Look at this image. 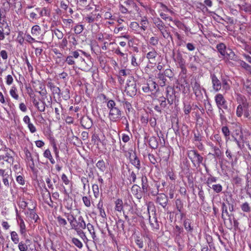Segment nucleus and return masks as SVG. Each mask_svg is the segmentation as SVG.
<instances>
[{
  "instance_id": "5701e85b",
  "label": "nucleus",
  "mask_w": 251,
  "mask_h": 251,
  "mask_svg": "<svg viewBox=\"0 0 251 251\" xmlns=\"http://www.w3.org/2000/svg\"><path fill=\"white\" fill-rule=\"evenodd\" d=\"M222 218L225 220L226 218H225L224 214L225 213L226 215L229 217V220L231 221V216L232 215L231 214H229L228 212V207L227 206L225 202L222 203Z\"/></svg>"
},
{
  "instance_id": "c9c22d12",
  "label": "nucleus",
  "mask_w": 251,
  "mask_h": 251,
  "mask_svg": "<svg viewBox=\"0 0 251 251\" xmlns=\"http://www.w3.org/2000/svg\"><path fill=\"white\" fill-rule=\"evenodd\" d=\"M115 209L119 212H121L123 210V202L121 199H118L115 201Z\"/></svg>"
},
{
  "instance_id": "774afa93",
  "label": "nucleus",
  "mask_w": 251,
  "mask_h": 251,
  "mask_svg": "<svg viewBox=\"0 0 251 251\" xmlns=\"http://www.w3.org/2000/svg\"><path fill=\"white\" fill-rule=\"evenodd\" d=\"M192 106L190 104L184 103L183 111L186 115H188L191 111Z\"/></svg>"
},
{
  "instance_id": "dca6fc26",
  "label": "nucleus",
  "mask_w": 251,
  "mask_h": 251,
  "mask_svg": "<svg viewBox=\"0 0 251 251\" xmlns=\"http://www.w3.org/2000/svg\"><path fill=\"white\" fill-rule=\"evenodd\" d=\"M24 122L27 125L30 131L33 133L36 131L35 126L31 123L30 119L28 116H25L23 118Z\"/></svg>"
},
{
  "instance_id": "680f3d73",
  "label": "nucleus",
  "mask_w": 251,
  "mask_h": 251,
  "mask_svg": "<svg viewBox=\"0 0 251 251\" xmlns=\"http://www.w3.org/2000/svg\"><path fill=\"white\" fill-rule=\"evenodd\" d=\"M61 95L65 100H68L70 98V90L68 88H66L62 93H61Z\"/></svg>"
},
{
  "instance_id": "f257e3e1",
  "label": "nucleus",
  "mask_w": 251,
  "mask_h": 251,
  "mask_svg": "<svg viewBox=\"0 0 251 251\" xmlns=\"http://www.w3.org/2000/svg\"><path fill=\"white\" fill-rule=\"evenodd\" d=\"M210 78L212 85V88L215 92L220 90L227 92L230 88L229 84L230 80L227 76L221 75L220 78L214 73L210 74Z\"/></svg>"
},
{
  "instance_id": "2f4dec72",
  "label": "nucleus",
  "mask_w": 251,
  "mask_h": 251,
  "mask_svg": "<svg viewBox=\"0 0 251 251\" xmlns=\"http://www.w3.org/2000/svg\"><path fill=\"white\" fill-rule=\"evenodd\" d=\"M153 23L159 31L166 27L164 23L158 18L153 19Z\"/></svg>"
},
{
  "instance_id": "a18cd8bd",
  "label": "nucleus",
  "mask_w": 251,
  "mask_h": 251,
  "mask_svg": "<svg viewBox=\"0 0 251 251\" xmlns=\"http://www.w3.org/2000/svg\"><path fill=\"white\" fill-rule=\"evenodd\" d=\"M175 205L178 212H181V210H183V203L180 199H177L176 200Z\"/></svg>"
},
{
  "instance_id": "13d9d810",
  "label": "nucleus",
  "mask_w": 251,
  "mask_h": 251,
  "mask_svg": "<svg viewBox=\"0 0 251 251\" xmlns=\"http://www.w3.org/2000/svg\"><path fill=\"white\" fill-rule=\"evenodd\" d=\"M116 225L119 229H121L123 231H125V222L123 220L119 219L116 222Z\"/></svg>"
},
{
  "instance_id": "0e129e2a",
  "label": "nucleus",
  "mask_w": 251,
  "mask_h": 251,
  "mask_svg": "<svg viewBox=\"0 0 251 251\" xmlns=\"http://www.w3.org/2000/svg\"><path fill=\"white\" fill-rule=\"evenodd\" d=\"M75 230L77 234L78 235H79L83 240H86L87 241L88 240L87 237L85 235V233L83 232L82 229H77V228H75Z\"/></svg>"
},
{
  "instance_id": "393cba45",
  "label": "nucleus",
  "mask_w": 251,
  "mask_h": 251,
  "mask_svg": "<svg viewBox=\"0 0 251 251\" xmlns=\"http://www.w3.org/2000/svg\"><path fill=\"white\" fill-rule=\"evenodd\" d=\"M205 107L208 115L210 118L213 117L215 116V114L214 113L213 108L211 103L209 101H208L207 104H205Z\"/></svg>"
},
{
  "instance_id": "0eeeda50",
  "label": "nucleus",
  "mask_w": 251,
  "mask_h": 251,
  "mask_svg": "<svg viewBox=\"0 0 251 251\" xmlns=\"http://www.w3.org/2000/svg\"><path fill=\"white\" fill-rule=\"evenodd\" d=\"M249 107V103L244 97L242 98L241 103L239 104L236 109V114L238 117H241Z\"/></svg>"
},
{
  "instance_id": "2eb2a0df",
  "label": "nucleus",
  "mask_w": 251,
  "mask_h": 251,
  "mask_svg": "<svg viewBox=\"0 0 251 251\" xmlns=\"http://www.w3.org/2000/svg\"><path fill=\"white\" fill-rule=\"evenodd\" d=\"M80 123L81 126L86 129L90 128L93 125L92 120L89 117L82 118Z\"/></svg>"
},
{
  "instance_id": "72a5a7b5",
  "label": "nucleus",
  "mask_w": 251,
  "mask_h": 251,
  "mask_svg": "<svg viewBox=\"0 0 251 251\" xmlns=\"http://www.w3.org/2000/svg\"><path fill=\"white\" fill-rule=\"evenodd\" d=\"M216 48L222 56H225L226 46L224 43L218 44L216 46Z\"/></svg>"
},
{
  "instance_id": "a211bd4d",
  "label": "nucleus",
  "mask_w": 251,
  "mask_h": 251,
  "mask_svg": "<svg viewBox=\"0 0 251 251\" xmlns=\"http://www.w3.org/2000/svg\"><path fill=\"white\" fill-rule=\"evenodd\" d=\"M141 185L143 193H147L149 191V185L148 180L146 176H142L141 177Z\"/></svg>"
},
{
  "instance_id": "c85d7f7f",
  "label": "nucleus",
  "mask_w": 251,
  "mask_h": 251,
  "mask_svg": "<svg viewBox=\"0 0 251 251\" xmlns=\"http://www.w3.org/2000/svg\"><path fill=\"white\" fill-rule=\"evenodd\" d=\"M183 226L185 230L188 232L191 233L193 230V227L191 226L190 220L187 219L183 221Z\"/></svg>"
},
{
  "instance_id": "9b49d317",
  "label": "nucleus",
  "mask_w": 251,
  "mask_h": 251,
  "mask_svg": "<svg viewBox=\"0 0 251 251\" xmlns=\"http://www.w3.org/2000/svg\"><path fill=\"white\" fill-rule=\"evenodd\" d=\"M191 85L193 90V92L196 97L201 98L202 97V94L201 91V88L200 84L196 80L191 82Z\"/></svg>"
},
{
  "instance_id": "6e6552de",
  "label": "nucleus",
  "mask_w": 251,
  "mask_h": 251,
  "mask_svg": "<svg viewBox=\"0 0 251 251\" xmlns=\"http://www.w3.org/2000/svg\"><path fill=\"white\" fill-rule=\"evenodd\" d=\"M30 202L32 203L31 206L28 207V211L26 212V214L29 217L31 220L34 221L35 222H37L39 216L34 211L36 204L33 201H30Z\"/></svg>"
},
{
  "instance_id": "b1692460",
  "label": "nucleus",
  "mask_w": 251,
  "mask_h": 251,
  "mask_svg": "<svg viewBox=\"0 0 251 251\" xmlns=\"http://www.w3.org/2000/svg\"><path fill=\"white\" fill-rule=\"evenodd\" d=\"M149 146L153 149H157L158 146L157 138L155 136L151 137L149 140Z\"/></svg>"
},
{
  "instance_id": "a19ab883",
  "label": "nucleus",
  "mask_w": 251,
  "mask_h": 251,
  "mask_svg": "<svg viewBox=\"0 0 251 251\" xmlns=\"http://www.w3.org/2000/svg\"><path fill=\"white\" fill-rule=\"evenodd\" d=\"M97 168L101 172H104L106 170V166L103 160H99L96 164Z\"/></svg>"
},
{
  "instance_id": "3c124183",
  "label": "nucleus",
  "mask_w": 251,
  "mask_h": 251,
  "mask_svg": "<svg viewBox=\"0 0 251 251\" xmlns=\"http://www.w3.org/2000/svg\"><path fill=\"white\" fill-rule=\"evenodd\" d=\"M10 234L12 241L14 244H18L19 242V238L17 233L15 231H12Z\"/></svg>"
},
{
  "instance_id": "ea45409f",
  "label": "nucleus",
  "mask_w": 251,
  "mask_h": 251,
  "mask_svg": "<svg viewBox=\"0 0 251 251\" xmlns=\"http://www.w3.org/2000/svg\"><path fill=\"white\" fill-rule=\"evenodd\" d=\"M17 88L13 86L11 88L9 92L10 95L13 98H14L16 100H18L19 99V95L17 94Z\"/></svg>"
},
{
  "instance_id": "aec40b11",
  "label": "nucleus",
  "mask_w": 251,
  "mask_h": 251,
  "mask_svg": "<svg viewBox=\"0 0 251 251\" xmlns=\"http://www.w3.org/2000/svg\"><path fill=\"white\" fill-rule=\"evenodd\" d=\"M77 223L76 225L75 224V226H76L75 228L84 229L86 227V224L83 219L82 216H80L77 221H76Z\"/></svg>"
},
{
  "instance_id": "49530a36",
  "label": "nucleus",
  "mask_w": 251,
  "mask_h": 251,
  "mask_svg": "<svg viewBox=\"0 0 251 251\" xmlns=\"http://www.w3.org/2000/svg\"><path fill=\"white\" fill-rule=\"evenodd\" d=\"M157 78L159 80V84L161 86H164L165 85L166 79L165 76L161 73H159L157 75Z\"/></svg>"
},
{
  "instance_id": "473e14b6",
  "label": "nucleus",
  "mask_w": 251,
  "mask_h": 251,
  "mask_svg": "<svg viewBox=\"0 0 251 251\" xmlns=\"http://www.w3.org/2000/svg\"><path fill=\"white\" fill-rule=\"evenodd\" d=\"M65 216L67 217L68 221L69 222L72 226V228L75 229L76 226H75V224H74V222L76 221L75 218L73 215L70 214L69 213H65Z\"/></svg>"
},
{
  "instance_id": "de8ad7c7",
  "label": "nucleus",
  "mask_w": 251,
  "mask_h": 251,
  "mask_svg": "<svg viewBox=\"0 0 251 251\" xmlns=\"http://www.w3.org/2000/svg\"><path fill=\"white\" fill-rule=\"evenodd\" d=\"M244 87L247 93L251 96V80H247L244 83Z\"/></svg>"
},
{
  "instance_id": "37998d69",
  "label": "nucleus",
  "mask_w": 251,
  "mask_h": 251,
  "mask_svg": "<svg viewBox=\"0 0 251 251\" xmlns=\"http://www.w3.org/2000/svg\"><path fill=\"white\" fill-rule=\"evenodd\" d=\"M241 208L244 212L249 213L251 211V207L248 202H245L241 205Z\"/></svg>"
},
{
  "instance_id": "c03bdc74",
  "label": "nucleus",
  "mask_w": 251,
  "mask_h": 251,
  "mask_svg": "<svg viewBox=\"0 0 251 251\" xmlns=\"http://www.w3.org/2000/svg\"><path fill=\"white\" fill-rule=\"evenodd\" d=\"M209 187L212 189L213 190L217 193H220L223 190V187L220 184H212Z\"/></svg>"
},
{
  "instance_id": "9d476101",
  "label": "nucleus",
  "mask_w": 251,
  "mask_h": 251,
  "mask_svg": "<svg viewBox=\"0 0 251 251\" xmlns=\"http://www.w3.org/2000/svg\"><path fill=\"white\" fill-rule=\"evenodd\" d=\"M156 202L160 204L163 208H165L168 204V198L164 193H160L157 196Z\"/></svg>"
},
{
  "instance_id": "7c9ffc66",
  "label": "nucleus",
  "mask_w": 251,
  "mask_h": 251,
  "mask_svg": "<svg viewBox=\"0 0 251 251\" xmlns=\"http://www.w3.org/2000/svg\"><path fill=\"white\" fill-rule=\"evenodd\" d=\"M157 53L154 49H152V50L149 52L147 54V58L151 62V61H154L155 58L156 57Z\"/></svg>"
},
{
  "instance_id": "6ab92c4d",
  "label": "nucleus",
  "mask_w": 251,
  "mask_h": 251,
  "mask_svg": "<svg viewBox=\"0 0 251 251\" xmlns=\"http://www.w3.org/2000/svg\"><path fill=\"white\" fill-rule=\"evenodd\" d=\"M33 103L34 105L37 108L38 110L40 112H44L46 108V104L44 101H41L40 103L36 99H34L33 100Z\"/></svg>"
},
{
  "instance_id": "e2e57ef3",
  "label": "nucleus",
  "mask_w": 251,
  "mask_h": 251,
  "mask_svg": "<svg viewBox=\"0 0 251 251\" xmlns=\"http://www.w3.org/2000/svg\"><path fill=\"white\" fill-rule=\"evenodd\" d=\"M65 61L69 65H75V59L71 55L66 57Z\"/></svg>"
},
{
  "instance_id": "5fc2aeb1",
  "label": "nucleus",
  "mask_w": 251,
  "mask_h": 251,
  "mask_svg": "<svg viewBox=\"0 0 251 251\" xmlns=\"http://www.w3.org/2000/svg\"><path fill=\"white\" fill-rule=\"evenodd\" d=\"M70 55L75 59H79V60L80 61H81L82 62L85 63V60L82 57H79V53L77 51L75 50V51L72 52L71 53Z\"/></svg>"
},
{
  "instance_id": "8fccbe9b",
  "label": "nucleus",
  "mask_w": 251,
  "mask_h": 251,
  "mask_svg": "<svg viewBox=\"0 0 251 251\" xmlns=\"http://www.w3.org/2000/svg\"><path fill=\"white\" fill-rule=\"evenodd\" d=\"M217 177L213 176L210 175V176L207 178V179L206 180V184H207V185L208 187H210V186H211L212 185V184L213 183L216 182L217 181Z\"/></svg>"
},
{
  "instance_id": "79ce46f5",
  "label": "nucleus",
  "mask_w": 251,
  "mask_h": 251,
  "mask_svg": "<svg viewBox=\"0 0 251 251\" xmlns=\"http://www.w3.org/2000/svg\"><path fill=\"white\" fill-rule=\"evenodd\" d=\"M41 29L38 25H34L31 29V33L33 35L38 36L41 33Z\"/></svg>"
},
{
  "instance_id": "bf43d9fd",
  "label": "nucleus",
  "mask_w": 251,
  "mask_h": 251,
  "mask_svg": "<svg viewBox=\"0 0 251 251\" xmlns=\"http://www.w3.org/2000/svg\"><path fill=\"white\" fill-rule=\"evenodd\" d=\"M72 242L79 249H81L83 247L82 242L76 238H72Z\"/></svg>"
},
{
  "instance_id": "e433bc0d",
  "label": "nucleus",
  "mask_w": 251,
  "mask_h": 251,
  "mask_svg": "<svg viewBox=\"0 0 251 251\" xmlns=\"http://www.w3.org/2000/svg\"><path fill=\"white\" fill-rule=\"evenodd\" d=\"M11 30H7L3 28L0 27V41L4 39L5 35H9L10 34Z\"/></svg>"
},
{
  "instance_id": "ddd939ff",
  "label": "nucleus",
  "mask_w": 251,
  "mask_h": 251,
  "mask_svg": "<svg viewBox=\"0 0 251 251\" xmlns=\"http://www.w3.org/2000/svg\"><path fill=\"white\" fill-rule=\"evenodd\" d=\"M165 98L168 103L170 105L173 104L174 100L176 98L175 91L171 88H170V90L167 89L166 90V95Z\"/></svg>"
},
{
  "instance_id": "bb28decb",
  "label": "nucleus",
  "mask_w": 251,
  "mask_h": 251,
  "mask_svg": "<svg viewBox=\"0 0 251 251\" xmlns=\"http://www.w3.org/2000/svg\"><path fill=\"white\" fill-rule=\"evenodd\" d=\"M14 152L11 150H9V151H7L4 155L6 159H5V161L10 164H13L14 162Z\"/></svg>"
},
{
  "instance_id": "69168bd1",
  "label": "nucleus",
  "mask_w": 251,
  "mask_h": 251,
  "mask_svg": "<svg viewBox=\"0 0 251 251\" xmlns=\"http://www.w3.org/2000/svg\"><path fill=\"white\" fill-rule=\"evenodd\" d=\"M84 29L83 25H77L75 26L74 31L75 34H80Z\"/></svg>"
},
{
  "instance_id": "4d7b16f0",
  "label": "nucleus",
  "mask_w": 251,
  "mask_h": 251,
  "mask_svg": "<svg viewBox=\"0 0 251 251\" xmlns=\"http://www.w3.org/2000/svg\"><path fill=\"white\" fill-rule=\"evenodd\" d=\"M222 131L226 137V139H229L230 131L226 126H224L222 128Z\"/></svg>"
},
{
  "instance_id": "a878e982",
  "label": "nucleus",
  "mask_w": 251,
  "mask_h": 251,
  "mask_svg": "<svg viewBox=\"0 0 251 251\" xmlns=\"http://www.w3.org/2000/svg\"><path fill=\"white\" fill-rule=\"evenodd\" d=\"M232 137L234 139L239 138V139H243L244 138L243 133L240 127L235 129L232 134Z\"/></svg>"
},
{
  "instance_id": "338daca9",
  "label": "nucleus",
  "mask_w": 251,
  "mask_h": 251,
  "mask_svg": "<svg viewBox=\"0 0 251 251\" xmlns=\"http://www.w3.org/2000/svg\"><path fill=\"white\" fill-rule=\"evenodd\" d=\"M24 152L26 156V160L27 161H32V160H33L31 153L29 151L27 148H25L24 149Z\"/></svg>"
},
{
  "instance_id": "f704fd0d",
  "label": "nucleus",
  "mask_w": 251,
  "mask_h": 251,
  "mask_svg": "<svg viewBox=\"0 0 251 251\" xmlns=\"http://www.w3.org/2000/svg\"><path fill=\"white\" fill-rule=\"evenodd\" d=\"M240 9L244 11L245 12L251 14V4L245 3L244 4L239 5Z\"/></svg>"
},
{
  "instance_id": "6e6d98bb",
  "label": "nucleus",
  "mask_w": 251,
  "mask_h": 251,
  "mask_svg": "<svg viewBox=\"0 0 251 251\" xmlns=\"http://www.w3.org/2000/svg\"><path fill=\"white\" fill-rule=\"evenodd\" d=\"M198 189L199 190L198 193V196L201 200L202 202H204L205 201V196H204V191L202 189V186H199Z\"/></svg>"
},
{
  "instance_id": "412c9836",
  "label": "nucleus",
  "mask_w": 251,
  "mask_h": 251,
  "mask_svg": "<svg viewBox=\"0 0 251 251\" xmlns=\"http://www.w3.org/2000/svg\"><path fill=\"white\" fill-rule=\"evenodd\" d=\"M29 239H26L25 240V242L21 241L19 242L18 248L20 251H26L28 250V246L29 245L30 243Z\"/></svg>"
},
{
  "instance_id": "4c0bfd02",
  "label": "nucleus",
  "mask_w": 251,
  "mask_h": 251,
  "mask_svg": "<svg viewBox=\"0 0 251 251\" xmlns=\"http://www.w3.org/2000/svg\"><path fill=\"white\" fill-rule=\"evenodd\" d=\"M211 147H212V149L214 151L213 155L215 156V157H217L218 158H220V157L222 155V152L221 150L219 149V148L216 146H213V144L211 145Z\"/></svg>"
},
{
  "instance_id": "7ed1b4c3",
  "label": "nucleus",
  "mask_w": 251,
  "mask_h": 251,
  "mask_svg": "<svg viewBox=\"0 0 251 251\" xmlns=\"http://www.w3.org/2000/svg\"><path fill=\"white\" fill-rule=\"evenodd\" d=\"M1 180L4 185L8 188L13 180L12 171L10 169H0V186L1 187Z\"/></svg>"
},
{
  "instance_id": "c756f323",
  "label": "nucleus",
  "mask_w": 251,
  "mask_h": 251,
  "mask_svg": "<svg viewBox=\"0 0 251 251\" xmlns=\"http://www.w3.org/2000/svg\"><path fill=\"white\" fill-rule=\"evenodd\" d=\"M166 28H167V27L166 26L164 28L160 30V32L161 33L162 35L163 36V37L164 39L168 40L169 41V39H171L172 40V39H173L172 36L171 35L169 31L168 30H167Z\"/></svg>"
},
{
  "instance_id": "4468645a",
  "label": "nucleus",
  "mask_w": 251,
  "mask_h": 251,
  "mask_svg": "<svg viewBox=\"0 0 251 251\" xmlns=\"http://www.w3.org/2000/svg\"><path fill=\"white\" fill-rule=\"evenodd\" d=\"M130 162L134 165L138 170L141 168L140 161L139 158L137 156L136 153L131 154L130 153Z\"/></svg>"
},
{
  "instance_id": "864d4df0",
  "label": "nucleus",
  "mask_w": 251,
  "mask_h": 251,
  "mask_svg": "<svg viewBox=\"0 0 251 251\" xmlns=\"http://www.w3.org/2000/svg\"><path fill=\"white\" fill-rule=\"evenodd\" d=\"M240 66L251 74V66L243 60H239Z\"/></svg>"
},
{
  "instance_id": "20e7f679",
  "label": "nucleus",
  "mask_w": 251,
  "mask_h": 251,
  "mask_svg": "<svg viewBox=\"0 0 251 251\" xmlns=\"http://www.w3.org/2000/svg\"><path fill=\"white\" fill-rule=\"evenodd\" d=\"M125 92L129 97H133L136 95L137 88L136 83L133 77L127 80Z\"/></svg>"
},
{
  "instance_id": "f03ea898",
  "label": "nucleus",
  "mask_w": 251,
  "mask_h": 251,
  "mask_svg": "<svg viewBox=\"0 0 251 251\" xmlns=\"http://www.w3.org/2000/svg\"><path fill=\"white\" fill-rule=\"evenodd\" d=\"M107 107L109 110V117L110 120L113 122L117 121L122 116V111L117 106L114 100L107 99Z\"/></svg>"
},
{
  "instance_id": "052dcab7",
  "label": "nucleus",
  "mask_w": 251,
  "mask_h": 251,
  "mask_svg": "<svg viewBox=\"0 0 251 251\" xmlns=\"http://www.w3.org/2000/svg\"><path fill=\"white\" fill-rule=\"evenodd\" d=\"M158 100L160 102V105L161 108H164L167 106V100L165 97L162 96L159 98Z\"/></svg>"
},
{
  "instance_id": "58836bf2",
  "label": "nucleus",
  "mask_w": 251,
  "mask_h": 251,
  "mask_svg": "<svg viewBox=\"0 0 251 251\" xmlns=\"http://www.w3.org/2000/svg\"><path fill=\"white\" fill-rule=\"evenodd\" d=\"M128 172L129 174V175L127 179L129 181L130 184L135 182L137 178L136 174L133 171H130L129 169L128 170Z\"/></svg>"
},
{
  "instance_id": "4be33fe9",
  "label": "nucleus",
  "mask_w": 251,
  "mask_h": 251,
  "mask_svg": "<svg viewBox=\"0 0 251 251\" xmlns=\"http://www.w3.org/2000/svg\"><path fill=\"white\" fill-rule=\"evenodd\" d=\"M0 27L10 30V26L6 20L5 16L4 15L2 16L1 11H0Z\"/></svg>"
},
{
  "instance_id": "f8f14e48",
  "label": "nucleus",
  "mask_w": 251,
  "mask_h": 251,
  "mask_svg": "<svg viewBox=\"0 0 251 251\" xmlns=\"http://www.w3.org/2000/svg\"><path fill=\"white\" fill-rule=\"evenodd\" d=\"M131 192L136 198L138 200L142 199L143 197L142 189L137 184H133L131 187Z\"/></svg>"
},
{
  "instance_id": "423d86ee",
  "label": "nucleus",
  "mask_w": 251,
  "mask_h": 251,
  "mask_svg": "<svg viewBox=\"0 0 251 251\" xmlns=\"http://www.w3.org/2000/svg\"><path fill=\"white\" fill-rule=\"evenodd\" d=\"M215 101L218 108H223L225 110L228 109L227 102L221 94H217L215 96Z\"/></svg>"
},
{
  "instance_id": "39448f33",
  "label": "nucleus",
  "mask_w": 251,
  "mask_h": 251,
  "mask_svg": "<svg viewBox=\"0 0 251 251\" xmlns=\"http://www.w3.org/2000/svg\"><path fill=\"white\" fill-rule=\"evenodd\" d=\"M183 232L184 230L182 227L178 225L175 226L174 231V239L176 243L179 246H180V243H182L183 241Z\"/></svg>"
},
{
  "instance_id": "1a4fd4ad",
  "label": "nucleus",
  "mask_w": 251,
  "mask_h": 251,
  "mask_svg": "<svg viewBox=\"0 0 251 251\" xmlns=\"http://www.w3.org/2000/svg\"><path fill=\"white\" fill-rule=\"evenodd\" d=\"M188 157L191 160L192 163L195 164L194 161L192 160L193 158H196V162L198 165L202 163L203 161V157L197 151L192 150L188 153Z\"/></svg>"
},
{
  "instance_id": "09e8293b",
  "label": "nucleus",
  "mask_w": 251,
  "mask_h": 251,
  "mask_svg": "<svg viewBox=\"0 0 251 251\" xmlns=\"http://www.w3.org/2000/svg\"><path fill=\"white\" fill-rule=\"evenodd\" d=\"M148 82L151 88V93L154 91L156 92L157 91V88L158 86L157 83L155 82L150 80L148 81Z\"/></svg>"
},
{
  "instance_id": "cd10ccee",
  "label": "nucleus",
  "mask_w": 251,
  "mask_h": 251,
  "mask_svg": "<svg viewBox=\"0 0 251 251\" xmlns=\"http://www.w3.org/2000/svg\"><path fill=\"white\" fill-rule=\"evenodd\" d=\"M175 60L178 64L180 68L184 69V66L185 65V61L183 58L182 54L180 53H178Z\"/></svg>"
},
{
  "instance_id": "603ef678",
  "label": "nucleus",
  "mask_w": 251,
  "mask_h": 251,
  "mask_svg": "<svg viewBox=\"0 0 251 251\" xmlns=\"http://www.w3.org/2000/svg\"><path fill=\"white\" fill-rule=\"evenodd\" d=\"M20 232L23 236H25L26 234L25 225L23 220H21L20 223Z\"/></svg>"
},
{
  "instance_id": "f3484780",
  "label": "nucleus",
  "mask_w": 251,
  "mask_h": 251,
  "mask_svg": "<svg viewBox=\"0 0 251 251\" xmlns=\"http://www.w3.org/2000/svg\"><path fill=\"white\" fill-rule=\"evenodd\" d=\"M47 86L50 88L53 94H57L58 96H61V90L58 87L56 86L53 83L49 81L47 83Z\"/></svg>"
}]
</instances>
